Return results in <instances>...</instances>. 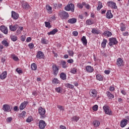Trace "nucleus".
<instances>
[{
    "mask_svg": "<svg viewBox=\"0 0 129 129\" xmlns=\"http://www.w3.org/2000/svg\"><path fill=\"white\" fill-rule=\"evenodd\" d=\"M7 75H8V72L7 71H4L1 75H0L1 79L4 80L7 78Z\"/></svg>",
    "mask_w": 129,
    "mask_h": 129,
    "instance_id": "obj_17",
    "label": "nucleus"
},
{
    "mask_svg": "<svg viewBox=\"0 0 129 129\" xmlns=\"http://www.w3.org/2000/svg\"><path fill=\"white\" fill-rule=\"evenodd\" d=\"M67 62L68 63H73V62H74V60H73V59H68Z\"/></svg>",
    "mask_w": 129,
    "mask_h": 129,
    "instance_id": "obj_60",
    "label": "nucleus"
},
{
    "mask_svg": "<svg viewBox=\"0 0 129 129\" xmlns=\"http://www.w3.org/2000/svg\"><path fill=\"white\" fill-rule=\"evenodd\" d=\"M116 64L119 67L120 66H123L124 65V62L121 58H118L116 61Z\"/></svg>",
    "mask_w": 129,
    "mask_h": 129,
    "instance_id": "obj_10",
    "label": "nucleus"
},
{
    "mask_svg": "<svg viewBox=\"0 0 129 129\" xmlns=\"http://www.w3.org/2000/svg\"><path fill=\"white\" fill-rule=\"evenodd\" d=\"M90 94L92 97H96L97 96V92L96 90H92Z\"/></svg>",
    "mask_w": 129,
    "mask_h": 129,
    "instance_id": "obj_20",
    "label": "nucleus"
},
{
    "mask_svg": "<svg viewBox=\"0 0 129 129\" xmlns=\"http://www.w3.org/2000/svg\"><path fill=\"white\" fill-rule=\"evenodd\" d=\"M31 41H32V38L31 37H28L27 39H26V42L27 43H29V42H31Z\"/></svg>",
    "mask_w": 129,
    "mask_h": 129,
    "instance_id": "obj_59",
    "label": "nucleus"
},
{
    "mask_svg": "<svg viewBox=\"0 0 129 129\" xmlns=\"http://www.w3.org/2000/svg\"><path fill=\"white\" fill-rule=\"evenodd\" d=\"M60 78H61L62 80H66V79H67V76L64 73H60Z\"/></svg>",
    "mask_w": 129,
    "mask_h": 129,
    "instance_id": "obj_26",
    "label": "nucleus"
},
{
    "mask_svg": "<svg viewBox=\"0 0 129 129\" xmlns=\"http://www.w3.org/2000/svg\"><path fill=\"white\" fill-rule=\"evenodd\" d=\"M107 5H108V7H109V8H111V9H114V10H116V9H117L116 4L114 2L110 1L107 2Z\"/></svg>",
    "mask_w": 129,
    "mask_h": 129,
    "instance_id": "obj_7",
    "label": "nucleus"
},
{
    "mask_svg": "<svg viewBox=\"0 0 129 129\" xmlns=\"http://www.w3.org/2000/svg\"><path fill=\"white\" fill-rule=\"evenodd\" d=\"M100 124V122L98 120H95L93 121V125L95 127H97V126H99V125Z\"/></svg>",
    "mask_w": 129,
    "mask_h": 129,
    "instance_id": "obj_29",
    "label": "nucleus"
},
{
    "mask_svg": "<svg viewBox=\"0 0 129 129\" xmlns=\"http://www.w3.org/2000/svg\"><path fill=\"white\" fill-rule=\"evenodd\" d=\"M122 34H123V36H128V32H127V31H126L125 32H123Z\"/></svg>",
    "mask_w": 129,
    "mask_h": 129,
    "instance_id": "obj_62",
    "label": "nucleus"
},
{
    "mask_svg": "<svg viewBox=\"0 0 129 129\" xmlns=\"http://www.w3.org/2000/svg\"><path fill=\"white\" fill-rule=\"evenodd\" d=\"M103 109L104 110L106 114H108V115H112V111H111L109 108V106H107V105H105L103 107Z\"/></svg>",
    "mask_w": 129,
    "mask_h": 129,
    "instance_id": "obj_3",
    "label": "nucleus"
},
{
    "mask_svg": "<svg viewBox=\"0 0 129 129\" xmlns=\"http://www.w3.org/2000/svg\"><path fill=\"white\" fill-rule=\"evenodd\" d=\"M60 15L61 17V20H67L69 17V14L64 11H62L60 13Z\"/></svg>",
    "mask_w": 129,
    "mask_h": 129,
    "instance_id": "obj_6",
    "label": "nucleus"
},
{
    "mask_svg": "<svg viewBox=\"0 0 129 129\" xmlns=\"http://www.w3.org/2000/svg\"><path fill=\"white\" fill-rule=\"evenodd\" d=\"M92 34H95V35H99V34H101L100 31L96 29V28H93L92 30Z\"/></svg>",
    "mask_w": 129,
    "mask_h": 129,
    "instance_id": "obj_25",
    "label": "nucleus"
},
{
    "mask_svg": "<svg viewBox=\"0 0 129 129\" xmlns=\"http://www.w3.org/2000/svg\"><path fill=\"white\" fill-rule=\"evenodd\" d=\"M16 72H18L19 74H21V73H23V71L22 70H19V69H16Z\"/></svg>",
    "mask_w": 129,
    "mask_h": 129,
    "instance_id": "obj_54",
    "label": "nucleus"
},
{
    "mask_svg": "<svg viewBox=\"0 0 129 129\" xmlns=\"http://www.w3.org/2000/svg\"><path fill=\"white\" fill-rule=\"evenodd\" d=\"M96 79L99 81H102L103 80V77L100 74H98L96 75Z\"/></svg>",
    "mask_w": 129,
    "mask_h": 129,
    "instance_id": "obj_30",
    "label": "nucleus"
},
{
    "mask_svg": "<svg viewBox=\"0 0 129 129\" xmlns=\"http://www.w3.org/2000/svg\"><path fill=\"white\" fill-rule=\"evenodd\" d=\"M60 129H66V127L65 126L61 125L60 126Z\"/></svg>",
    "mask_w": 129,
    "mask_h": 129,
    "instance_id": "obj_64",
    "label": "nucleus"
},
{
    "mask_svg": "<svg viewBox=\"0 0 129 129\" xmlns=\"http://www.w3.org/2000/svg\"><path fill=\"white\" fill-rule=\"evenodd\" d=\"M45 25V27L46 28H48V29H50V28H51V23H50V22H44Z\"/></svg>",
    "mask_w": 129,
    "mask_h": 129,
    "instance_id": "obj_42",
    "label": "nucleus"
},
{
    "mask_svg": "<svg viewBox=\"0 0 129 129\" xmlns=\"http://www.w3.org/2000/svg\"><path fill=\"white\" fill-rule=\"evenodd\" d=\"M81 41L83 43V45H84V46H86V45H87V39H86V37L85 36L82 37Z\"/></svg>",
    "mask_w": 129,
    "mask_h": 129,
    "instance_id": "obj_21",
    "label": "nucleus"
},
{
    "mask_svg": "<svg viewBox=\"0 0 129 129\" xmlns=\"http://www.w3.org/2000/svg\"><path fill=\"white\" fill-rule=\"evenodd\" d=\"M55 90L57 92H58V93H61V92L60 87H58V88H56Z\"/></svg>",
    "mask_w": 129,
    "mask_h": 129,
    "instance_id": "obj_49",
    "label": "nucleus"
},
{
    "mask_svg": "<svg viewBox=\"0 0 129 129\" xmlns=\"http://www.w3.org/2000/svg\"><path fill=\"white\" fill-rule=\"evenodd\" d=\"M104 73H105V74H106L107 75H108V74H109V73H110V71H109V70H105L104 71Z\"/></svg>",
    "mask_w": 129,
    "mask_h": 129,
    "instance_id": "obj_63",
    "label": "nucleus"
},
{
    "mask_svg": "<svg viewBox=\"0 0 129 129\" xmlns=\"http://www.w3.org/2000/svg\"><path fill=\"white\" fill-rule=\"evenodd\" d=\"M86 70L87 72H89V73H91L94 71L93 68L90 66H87L86 67Z\"/></svg>",
    "mask_w": 129,
    "mask_h": 129,
    "instance_id": "obj_19",
    "label": "nucleus"
},
{
    "mask_svg": "<svg viewBox=\"0 0 129 129\" xmlns=\"http://www.w3.org/2000/svg\"><path fill=\"white\" fill-rule=\"evenodd\" d=\"M52 70L53 71V75H54V76H57V74H58V72H59L58 67L56 65H53Z\"/></svg>",
    "mask_w": 129,
    "mask_h": 129,
    "instance_id": "obj_11",
    "label": "nucleus"
},
{
    "mask_svg": "<svg viewBox=\"0 0 129 129\" xmlns=\"http://www.w3.org/2000/svg\"><path fill=\"white\" fill-rule=\"evenodd\" d=\"M21 116H22V117H25L26 116V111H23L21 114Z\"/></svg>",
    "mask_w": 129,
    "mask_h": 129,
    "instance_id": "obj_50",
    "label": "nucleus"
},
{
    "mask_svg": "<svg viewBox=\"0 0 129 129\" xmlns=\"http://www.w3.org/2000/svg\"><path fill=\"white\" fill-rule=\"evenodd\" d=\"M28 103H29V102L28 101H24L22 103L19 107L20 110H23V109H24L26 106H27Z\"/></svg>",
    "mask_w": 129,
    "mask_h": 129,
    "instance_id": "obj_13",
    "label": "nucleus"
},
{
    "mask_svg": "<svg viewBox=\"0 0 129 129\" xmlns=\"http://www.w3.org/2000/svg\"><path fill=\"white\" fill-rule=\"evenodd\" d=\"M78 8H79V9H83V6H82V4L79 3L77 4Z\"/></svg>",
    "mask_w": 129,
    "mask_h": 129,
    "instance_id": "obj_55",
    "label": "nucleus"
},
{
    "mask_svg": "<svg viewBox=\"0 0 129 129\" xmlns=\"http://www.w3.org/2000/svg\"><path fill=\"white\" fill-rule=\"evenodd\" d=\"M12 17L14 20H18L19 19V14L16 13L15 11L12 12Z\"/></svg>",
    "mask_w": 129,
    "mask_h": 129,
    "instance_id": "obj_14",
    "label": "nucleus"
},
{
    "mask_svg": "<svg viewBox=\"0 0 129 129\" xmlns=\"http://www.w3.org/2000/svg\"><path fill=\"white\" fill-rule=\"evenodd\" d=\"M12 119H13V118H12V117H9L7 118V122H11V121H12Z\"/></svg>",
    "mask_w": 129,
    "mask_h": 129,
    "instance_id": "obj_52",
    "label": "nucleus"
},
{
    "mask_svg": "<svg viewBox=\"0 0 129 129\" xmlns=\"http://www.w3.org/2000/svg\"><path fill=\"white\" fill-rule=\"evenodd\" d=\"M28 46L29 47L30 49H33L34 48V44L30 43L28 44Z\"/></svg>",
    "mask_w": 129,
    "mask_h": 129,
    "instance_id": "obj_53",
    "label": "nucleus"
},
{
    "mask_svg": "<svg viewBox=\"0 0 129 129\" xmlns=\"http://www.w3.org/2000/svg\"><path fill=\"white\" fill-rule=\"evenodd\" d=\"M93 109L94 110V111H97V110H98V105H94V106L93 107Z\"/></svg>",
    "mask_w": 129,
    "mask_h": 129,
    "instance_id": "obj_46",
    "label": "nucleus"
},
{
    "mask_svg": "<svg viewBox=\"0 0 129 129\" xmlns=\"http://www.w3.org/2000/svg\"><path fill=\"white\" fill-rule=\"evenodd\" d=\"M21 41H22L23 42H25V40H26V36H21Z\"/></svg>",
    "mask_w": 129,
    "mask_h": 129,
    "instance_id": "obj_56",
    "label": "nucleus"
},
{
    "mask_svg": "<svg viewBox=\"0 0 129 129\" xmlns=\"http://www.w3.org/2000/svg\"><path fill=\"white\" fill-rule=\"evenodd\" d=\"M14 111H19V107H18V106H15L14 107Z\"/></svg>",
    "mask_w": 129,
    "mask_h": 129,
    "instance_id": "obj_61",
    "label": "nucleus"
},
{
    "mask_svg": "<svg viewBox=\"0 0 129 129\" xmlns=\"http://www.w3.org/2000/svg\"><path fill=\"white\" fill-rule=\"evenodd\" d=\"M10 38L13 42H16V41H18V37L16 35H11L10 36Z\"/></svg>",
    "mask_w": 129,
    "mask_h": 129,
    "instance_id": "obj_27",
    "label": "nucleus"
},
{
    "mask_svg": "<svg viewBox=\"0 0 129 129\" xmlns=\"http://www.w3.org/2000/svg\"><path fill=\"white\" fill-rule=\"evenodd\" d=\"M68 52L69 53V55H70V56H73V55H74V52L72 50H69L68 51Z\"/></svg>",
    "mask_w": 129,
    "mask_h": 129,
    "instance_id": "obj_48",
    "label": "nucleus"
},
{
    "mask_svg": "<svg viewBox=\"0 0 129 129\" xmlns=\"http://www.w3.org/2000/svg\"><path fill=\"white\" fill-rule=\"evenodd\" d=\"M27 122H31V121H33V117L32 116H29L27 119H26Z\"/></svg>",
    "mask_w": 129,
    "mask_h": 129,
    "instance_id": "obj_45",
    "label": "nucleus"
},
{
    "mask_svg": "<svg viewBox=\"0 0 129 129\" xmlns=\"http://www.w3.org/2000/svg\"><path fill=\"white\" fill-rule=\"evenodd\" d=\"M46 10L48 11V14L52 13V7H51V6H48V7H46Z\"/></svg>",
    "mask_w": 129,
    "mask_h": 129,
    "instance_id": "obj_41",
    "label": "nucleus"
},
{
    "mask_svg": "<svg viewBox=\"0 0 129 129\" xmlns=\"http://www.w3.org/2000/svg\"><path fill=\"white\" fill-rule=\"evenodd\" d=\"M0 30L3 33H4V34H5V35H8L9 33V30H8V27L5 26H1L0 27Z\"/></svg>",
    "mask_w": 129,
    "mask_h": 129,
    "instance_id": "obj_9",
    "label": "nucleus"
},
{
    "mask_svg": "<svg viewBox=\"0 0 129 129\" xmlns=\"http://www.w3.org/2000/svg\"><path fill=\"white\" fill-rule=\"evenodd\" d=\"M58 32V29L57 28H55L53 29L51 31L48 32L47 35L50 36V35H55V33Z\"/></svg>",
    "mask_w": 129,
    "mask_h": 129,
    "instance_id": "obj_24",
    "label": "nucleus"
},
{
    "mask_svg": "<svg viewBox=\"0 0 129 129\" xmlns=\"http://www.w3.org/2000/svg\"><path fill=\"white\" fill-rule=\"evenodd\" d=\"M65 86L66 87H67L68 88H70V89H73L74 88V86L70 83H67L66 84H65Z\"/></svg>",
    "mask_w": 129,
    "mask_h": 129,
    "instance_id": "obj_31",
    "label": "nucleus"
},
{
    "mask_svg": "<svg viewBox=\"0 0 129 129\" xmlns=\"http://www.w3.org/2000/svg\"><path fill=\"white\" fill-rule=\"evenodd\" d=\"M2 44L4 45L5 47H9V46H10V43H9V42H8V41L6 40L2 41Z\"/></svg>",
    "mask_w": 129,
    "mask_h": 129,
    "instance_id": "obj_33",
    "label": "nucleus"
},
{
    "mask_svg": "<svg viewBox=\"0 0 129 129\" xmlns=\"http://www.w3.org/2000/svg\"><path fill=\"white\" fill-rule=\"evenodd\" d=\"M32 70H37V64L35 63H33L31 66Z\"/></svg>",
    "mask_w": 129,
    "mask_h": 129,
    "instance_id": "obj_39",
    "label": "nucleus"
},
{
    "mask_svg": "<svg viewBox=\"0 0 129 129\" xmlns=\"http://www.w3.org/2000/svg\"><path fill=\"white\" fill-rule=\"evenodd\" d=\"M125 25L123 24V23H121L120 24V30L122 32H124L125 31Z\"/></svg>",
    "mask_w": 129,
    "mask_h": 129,
    "instance_id": "obj_28",
    "label": "nucleus"
},
{
    "mask_svg": "<svg viewBox=\"0 0 129 129\" xmlns=\"http://www.w3.org/2000/svg\"><path fill=\"white\" fill-rule=\"evenodd\" d=\"M22 7L23 9H29L30 8V5L28 4V3H25L22 5Z\"/></svg>",
    "mask_w": 129,
    "mask_h": 129,
    "instance_id": "obj_40",
    "label": "nucleus"
},
{
    "mask_svg": "<svg viewBox=\"0 0 129 129\" xmlns=\"http://www.w3.org/2000/svg\"><path fill=\"white\" fill-rule=\"evenodd\" d=\"M106 43H107V40L104 39L103 41L101 43V46L103 48L106 47Z\"/></svg>",
    "mask_w": 129,
    "mask_h": 129,
    "instance_id": "obj_34",
    "label": "nucleus"
},
{
    "mask_svg": "<svg viewBox=\"0 0 129 129\" xmlns=\"http://www.w3.org/2000/svg\"><path fill=\"white\" fill-rule=\"evenodd\" d=\"M38 112L41 116V118H45V114L46 113V110L42 107H39L38 109Z\"/></svg>",
    "mask_w": 129,
    "mask_h": 129,
    "instance_id": "obj_4",
    "label": "nucleus"
},
{
    "mask_svg": "<svg viewBox=\"0 0 129 129\" xmlns=\"http://www.w3.org/2000/svg\"><path fill=\"white\" fill-rule=\"evenodd\" d=\"M44 57V54L41 51H38L36 54V58L38 59H43Z\"/></svg>",
    "mask_w": 129,
    "mask_h": 129,
    "instance_id": "obj_12",
    "label": "nucleus"
},
{
    "mask_svg": "<svg viewBox=\"0 0 129 129\" xmlns=\"http://www.w3.org/2000/svg\"><path fill=\"white\" fill-rule=\"evenodd\" d=\"M103 35H104L105 37H111L112 35V33L111 32L109 31H104L103 33Z\"/></svg>",
    "mask_w": 129,
    "mask_h": 129,
    "instance_id": "obj_22",
    "label": "nucleus"
},
{
    "mask_svg": "<svg viewBox=\"0 0 129 129\" xmlns=\"http://www.w3.org/2000/svg\"><path fill=\"white\" fill-rule=\"evenodd\" d=\"M109 45L110 47H111L113 45H117L118 41L116 40V38L114 37H112L109 39Z\"/></svg>",
    "mask_w": 129,
    "mask_h": 129,
    "instance_id": "obj_5",
    "label": "nucleus"
},
{
    "mask_svg": "<svg viewBox=\"0 0 129 129\" xmlns=\"http://www.w3.org/2000/svg\"><path fill=\"white\" fill-rule=\"evenodd\" d=\"M61 65H62V68H64V69H66V68H67L68 67V66L66 65V61H65L64 60H61Z\"/></svg>",
    "mask_w": 129,
    "mask_h": 129,
    "instance_id": "obj_37",
    "label": "nucleus"
},
{
    "mask_svg": "<svg viewBox=\"0 0 129 129\" xmlns=\"http://www.w3.org/2000/svg\"><path fill=\"white\" fill-rule=\"evenodd\" d=\"M13 109V107L12 106L9 104H4L3 106V110L5 112H10L12 111V109Z\"/></svg>",
    "mask_w": 129,
    "mask_h": 129,
    "instance_id": "obj_2",
    "label": "nucleus"
},
{
    "mask_svg": "<svg viewBox=\"0 0 129 129\" xmlns=\"http://www.w3.org/2000/svg\"><path fill=\"white\" fill-rule=\"evenodd\" d=\"M9 28H10V30L12 31V32H15L18 29V24H16L14 26L10 25Z\"/></svg>",
    "mask_w": 129,
    "mask_h": 129,
    "instance_id": "obj_18",
    "label": "nucleus"
},
{
    "mask_svg": "<svg viewBox=\"0 0 129 129\" xmlns=\"http://www.w3.org/2000/svg\"><path fill=\"white\" fill-rule=\"evenodd\" d=\"M86 24L87 25H93V24H94V23H93V21H92L91 20H87L86 21Z\"/></svg>",
    "mask_w": 129,
    "mask_h": 129,
    "instance_id": "obj_43",
    "label": "nucleus"
},
{
    "mask_svg": "<svg viewBox=\"0 0 129 129\" xmlns=\"http://www.w3.org/2000/svg\"><path fill=\"white\" fill-rule=\"evenodd\" d=\"M107 96L109 97V99L110 98H114V95H113L110 92L108 91L106 93Z\"/></svg>",
    "mask_w": 129,
    "mask_h": 129,
    "instance_id": "obj_32",
    "label": "nucleus"
},
{
    "mask_svg": "<svg viewBox=\"0 0 129 129\" xmlns=\"http://www.w3.org/2000/svg\"><path fill=\"white\" fill-rule=\"evenodd\" d=\"M102 8V3L100 2V1L98 2V6L97 8V11H100L101 8Z\"/></svg>",
    "mask_w": 129,
    "mask_h": 129,
    "instance_id": "obj_38",
    "label": "nucleus"
},
{
    "mask_svg": "<svg viewBox=\"0 0 129 129\" xmlns=\"http://www.w3.org/2000/svg\"><path fill=\"white\" fill-rule=\"evenodd\" d=\"M52 82L53 84L57 85L58 83H59V81L58 80V79L57 78H54L52 80Z\"/></svg>",
    "mask_w": 129,
    "mask_h": 129,
    "instance_id": "obj_36",
    "label": "nucleus"
},
{
    "mask_svg": "<svg viewBox=\"0 0 129 129\" xmlns=\"http://www.w3.org/2000/svg\"><path fill=\"white\" fill-rule=\"evenodd\" d=\"M73 120H74V121H76V122H77L79 120V117H78L77 116H73Z\"/></svg>",
    "mask_w": 129,
    "mask_h": 129,
    "instance_id": "obj_44",
    "label": "nucleus"
},
{
    "mask_svg": "<svg viewBox=\"0 0 129 129\" xmlns=\"http://www.w3.org/2000/svg\"><path fill=\"white\" fill-rule=\"evenodd\" d=\"M127 119H124L122 120L120 122V126L121 127H124L126 124H127Z\"/></svg>",
    "mask_w": 129,
    "mask_h": 129,
    "instance_id": "obj_15",
    "label": "nucleus"
},
{
    "mask_svg": "<svg viewBox=\"0 0 129 129\" xmlns=\"http://www.w3.org/2000/svg\"><path fill=\"white\" fill-rule=\"evenodd\" d=\"M46 125H47V123L44 120H40L39 122V129H44L46 127Z\"/></svg>",
    "mask_w": 129,
    "mask_h": 129,
    "instance_id": "obj_8",
    "label": "nucleus"
},
{
    "mask_svg": "<svg viewBox=\"0 0 129 129\" xmlns=\"http://www.w3.org/2000/svg\"><path fill=\"white\" fill-rule=\"evenodd\" d=\"M77 22V19L76 18L70 19L68 21V23H69V24H75V23H76Z\"/></svg>",
    "mask_w": 129,
    "mask_h": 129,
    "instance_id": "obj_23",
    "label": "nucleus"
},
{
    "mask_svg": "<svg viewBox=\"0 0 129 129\" xmlns=\"http://www.w3.org/2000/svg\"><path fill=\"white\" fill-rule=\"evenodd\" d=\"M74 9L75 6L74 4L71 3L70 4H68L67 6L64 7L65 11L69 12V11H71L72 13H74Z\"/></svg>",
    "mask_w": 129,
    "mask_h": 129,
    "instance_id": "obj_1",
    "label": "nucleus"
},
{
    "mask_svg": "<svg viewBox=\"0 0 129 129\" xmlns=\"http://www.w3.org/2000/svg\"><path fill=\"white\" fill-rule=\"evenodd\" d=\"M107 19H111L113 17V15L111 13V10H108L106 15Z\"/></svg>",
    "mask_w": 129,
    "mask_h": 129,
    "instance_id": "obj_16",
    "label": "nucleus"
},
{
    "mask_svg": "<svg viewBox=\"0 0 129 129\" xmlns=\"http://www.w3.org/2000/svg\"><path fill=\"white\" fill-rule=\"evenodd\" d=\"M73 35L75 37H77V36H78V32H77V31L73 32Z\"/></svg>",
    "mask_w": 129,
    "mask_h": 129,
    "instance_id": "obj_51",
    "label": "nucleus"
},
{
    "mask_svg": "<svg viewBox=\"0 0 129 129\" xmlns=\"http://www.w3.org/2000/svg\"><path fill=\"white\" fill-rule=\"evenodd\" d=\"M71 73H73V74H75V73L77 72V70L75 68H73V69L71 70Z\"/></svg>",
    "mask_w": 129,
    "mask_h": 129,
    "instance_id": "obj_47",
    "label": "nucleus"
},
{
    "mask_svg": "<svg viewBox=\"0 0 129 129\" xmlns=\"http://www.w3.org/2000/svg\"><path fill=\"white\" fill-rule=\"evenodd\" d=\"M118 102H120V103H123V100H122V99H121L120 98H118Z\"/></svg>",
    "mask_w": 129,
    "mask_h": 129,
    "instance_id": "obj_58",
    "label": "nucleus"
},
{
    "mask_svg": "<svg viewBox=\"0 0 129 129\" xmlns=\"http://www.w3.org/2000/svg\"><path fill=\"white\" fill-rule=\"evenodd\" d=\"M13 59L14 60V61H18V60H19V58H18V57H17L16 55L13 57Z\"/></svg>",
    "mask_w": 129,
    "mask_h": 129,
    "instance_id": "obj_57",
    "label": "nucleus"
},
{
    "mask_svg": "<svg viewBox=\"0 0 129 129\" xmlns=\"http://www.w3.org/2000/svg\"><path fill=\"white\" fill-rule=\"evenodd\" d=\"M41 44H48V40H47L44 38H41Z\"/></svg>",
    "mask_w": 129,
    "mask_h": 129,
    "instance_id": "obj_35",
    "label": "nucleus"
}]
</instances>
